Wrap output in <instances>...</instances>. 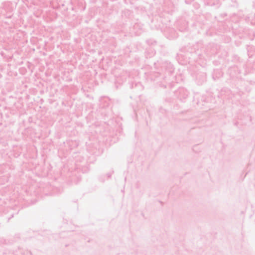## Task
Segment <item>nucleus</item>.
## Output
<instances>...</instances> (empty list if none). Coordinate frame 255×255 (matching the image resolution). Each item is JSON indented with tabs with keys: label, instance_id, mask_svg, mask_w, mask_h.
<instances>
[{
	"label": "nucleus",
	"instance_id": "1",
	"mask_svg": "<svg viewBox=\"0 0 255 255\" xmlns=\"http://www.w3.org/2000/svg\"><path fill=\"white\" fill-rule=\"evenodd\" d=\"M201 76H202V79H203L202 81H205L206 80V75H205V73H202L201 74Z\"/></svg>",
	"mask_w": 255,
	"mask_h": 255
},
{
	"label": "nucleus",
	"instance_id": "2",
	"mask_svg": "<svg viewBox=\"0 0 255 255\" xmlns=\"http://www.w3.org/2000/svg\"><path fill=\"white\" fill-rule=\"evenodd\" d=\"M185 90H184V89H180L179 90V93H180V94H181V93H185Z\"/></svg>",
	"mask_w": 255,
	"mask_h": 255
},
{
	"label": "nucleus",
	"instance_id": "3",
	"mask_svg": "<svg viewBox=\"0 0 255 255\" xmlns=\"http://www.w3.org/2000/svg\"><path fill=\"white\" fill-rule=\"evenodd\" d=\"M107 177H108L109 178H111V176H112V173H108L107 174Z\"/></svg>",
	"mask_w": 255,
	"mask_h": 255
},
{
	"label": "nucleus",
	"instance_id": "4",
	"mask_svg": "<svg viewBox=\"0 0 255 255\" xmlns=\"http://www.w3.org/2000/svg\"><path fill=\"white\" fill-rule=\"evenodd\" d=\"M188 96V94H185L184 96H183V98L185 99Z\"/></svg>",
	"mask_w": 255,
	"mask_h": 255
},
{
	"label": "nucleus",
	"instance_id": "5",
	"mask_svg": "<svg viewBox=\"0 0 255 255\" xmlns=\"http://www.w3.org/2000/svg\"><path fill=\"white\" fill-rule=\"evenodd\" d=\"M159 75H160V74H159V73H156V76H156V77H158V76H159Z\"/></svg>",
	"mask_w": 255,
	"mask_h": 255
}]
</instances>
